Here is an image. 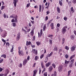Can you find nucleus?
Listing matches in <instances>:
<instances>
[{
	"label": "nucleus",
	"instance_id": "obj_50",
	"mask_svg": "<svg viewBox=\"0 0 76 76\" xmlns=\"http://www.w3.org/2000/svg\"><path fill=\"white\" fill-rule=\"evenodd\" d=\"M30 58V57L29 56H28L27 60H29Z\"/></svg>",
	"mask_w": 76,
	"mask_h": 76
},
{
	"label": "nucleus",
	"instance_id": "obj_29",
	"mask_svg": "<svg viewBox=\"0 0 76 76\" xmlns=\"http://www.w3.org/2000/svg\"><path fill=\"white\" fill-rule=\"evenodd\" d=\"M39 7V12H40L41 11V5H40Z\"/></svg>",
	"mask_w": 76,
	"mask_h": 76
},
{
	"label": "nucleus",
	"instance_id": "obj_26",
	"mask_svg": "<svg viewBox=\"0 0 76 76\" xmlns=\"http://www.w3.org/2000/svg\"><path fill=\"white\" fill-rule=\"evenodd\" d=\"M13 48H14V45H12V49L11 50V52H13Z\"/></svg>",
	"mask_w": 76,
	"mask_h": 76
},
{
	"label": "nucleus",
	"instance_id": "obj_31",
	"mask_svg": "<svg viewBox=\"0 0 76 76\" xmlns=\"http://www.w3.org/2000/svg\"><path fill=\"white\" fill-rule=\"evenodd\" d=\"M13 26L14 27H15L16 26V24L15 23H12Z\"/></svg>",
	"mask_w": 76,
	"mask_h": 76
},
{
	"label": "nucleus",
	"instance_id": "obj_44",
	"mask_svg": "<svg viewBox=\"0 0 76 76\" xmlns=\"http://www.w3.org/2000/svg\"><path fill=\"white\" fill-rule=\"evenodd\" d=\"M48 61V58H47L46 59H45V63H47V61Z\"/></svg>",
	"mask_w": 76,
	"mask_h": 76
},
{
	"label": "nucleus",
	"instance_id": "obj_7",
	"mask_svg": "<svg viewBox=\"0 0 76 76\" xmlns=\"http://www.w3.org/2000/svg\"><path fill=\"white\" fill-rule=\"evenodd\" d=\"M42 29H41L40 30V33H38V37H41L42 36Z\"/></svg>",
	"mask_w": 76,
	"mask_h": 76
},
{
	"label": "nucleus",
	"instance_id": "obj_48",
	"mask_svg": "<svg viewBox=\"0 0 76 76\" xmlns=\"http://www.w3.org/2000/svg\"><path fill=\"white\" fill-rule=\"evenodd\" d=\"M44 76H47V72H45L44 74Z\"/></svg>",
	"mask_w": 76,
	"mask_h": 76
},
{
	"label": "nucleus",
	"instance_id": "obj_17",
	"mask_svg": "<svg viewBox=\"0 0 76 76\" xmlns=\"http://www.w3.org/2000/svg\"><path fill=\"white\" fill-rule=\"evenodd\" d=\"M41 65L42 69H44V68H45L44 67H45V66H44V65L43 62H41Z\"/></svg>",
	"mask_w": 76,
	"mask_h": 76
},
{
	"label": "nucleus",
	"instance_id": "obj_64",
	"mask_svg": "<svg viewBox=\"0 0 76 76\" xmlns=\"http://www.w3.org/2000/svg\"><path fill=\"white\" fill-rule=\"evenodd\" d=\"M74 34L76 36V31L75 30L74 31Z\"/></svg>",
	"mask_w": 76,
	"mask_h": 76
},
{
	"label": "nucleus",
	"instance_id": "obj_10",
	"mask_svg": "<svg viewBox=\"0 0 76 76\" xmlns=\"http://www.w3.org/2000/svg\"><path fill=\"white\" fill-rule=\"evenodd\" d=\"M50 62H48V63H46L45 64V67H48L50 66Z\"/></svg>",
	"mask_w": 76,
	"mask_h": 76
},
{
	"label": "nucleus",
	"instance_id": "obj_20",
	"mask_svg": "<svg viewBox=\"0 0 76 76\" xmlns=\"http://www.w3.org/2000/svg\"><path fill=\"white\" fill-rule=\"evenodd\" d=\"M70 63V61H67L66 60H65V64H69Z\"/></svg>",
	"mask_w": 76,
	"mask_h": 76
},
{
	"label": "nucleus",
	"instance_id": "obj_43",
	"mask_svg": "<svg viewBox=\"0 0 76 76\" xmlns=\"http://www.w3.org/2000/svg\"><path fill=\"white\" fill-rule=\"evenodd\" d=\"M50 44V45L52 44V40L50 39L49 40Z\"/></svg>",
	"mask_w": 76,
	"mask_h": 76
},
{
	"label": "nucleus",
	"instance_id": "obj_46",
	"mask_svg": "<svg viewBox=\"0 0 76 76\" xmlns=\"http://www.w3.org/2000/svg\"><path fill=\"white\" fill-rule=\"evenodd\" d=\"M57 27H60V23H58L57 24Z\"/></svg>",
	"mask_w": 76,
	"mask_h": 76
},
{
	"label": "nucleus",
	"instance_id": "obj_36",
	"mask_svg": "<svg viewBox=\"0 0 76 76\" xmlns=\"http://www.w3.org/2000/svg\"><path fill=\"white\" fill-rule=\"evenodd\" d=\"M44 54H42L41 56H40V59H42V58L44 57Z\"/></svg>",
	"mask_w": 76,
	"mask_h": 76
},
{
	"label": "nucleus",
	"instance_id": "obj_63",
	"mask_svg": "<svg viewBox=\"0 0 76 76\" xmlns=\"http://www.w3.org/2000/svg\"><path fill=\"white\" fill-rule=\"evenodd\" d=\"M3 61V59H1L0 60V63H1V62H2Z\"/></svg>",
	"mask_w": 76,
	"mask_h": 76
},
{
	"label": "nucleus",
	"instance_id": "obj_41",
	"mask_svg": "<svg viewBox=\"0 0 76 76\" xmlns=\"http://www.w3.org/2000/svg\"><path fill=\"white\" fill-rule=\"evenodd\" d=\"M73 3L74 4H76V0H73L72 1Z\"/></svg>",
	"mask_w": 76,
	"mask_h": 76
},
{
	"label": "nucleus",
	"instance_id": "obj_9",
	"mask_svg": "<svg viewBox=\"0 0 76 76\" xmlns=\"http://www.w3.org/2000/svg\"><path fill=\"white\" fill-rule=\"evenodd\" d=\"M31 44L32 43L31 42L29 41L28 42V41H27L26 43V45L27 46H28V45H31Z\"/></svg>",
	"mask_w": 76,
	"mask_h": 76
},
{
	"label": "nucleus",
	"instance_id": "obj_12",
	"mask_svg": "<svg viewBox=\"0 0 76 76\" xmlns=\"http://www.w3.org/2000/svg\"><path fill=\"white\" fill-rule=\"evenodd\" d=\"M53 66H50L49 67V72H51L52 70H53Z\"/></svg>",
	"mask_w": 76,
	"mask_h": 76
},
{
	"label": "nucleus",
	"instance_id": "obj_8",
	"mask_svg": "<svg viewBox=\"0 0 76 76\" xmlns=\"http://www.w3.org/2000/svg\"><path fill=\"white\" fill-rule=\"evenodd\" d=\"M33 51V53H34V54H35L36 55L38 54V51L37 50H35V49H34Z\"/></svg>",
	"mask_w": 76,
	"mask_h": 76
},
{
	"label": "nucleus",
	"instance_id": "obj_57",
	"mask_svg": "<svg viewBox=\"0 0 76 76\" xmlns=\"http://www.w3.org/2000/svg\"><path fill=\"white\" fill-rule=\"evenodd\" d=\"M28 25H29V26H31L32 25H31V23H28Z\"/></svg>",
	"mask_w": 76,
	"mask_h": 76
},
{
	"label": "nucleus",
	"instance_id": "obj_60",
	"mask_svg": "<svg viewBox=\"0 0 76 76\" xmlns=\"http://www.w3.org/2000/svg\"><path fill=\"white\" fill-rule=\"evenodd\" d=\"M2 41H3L4 42H6V40H4V39H2Z\"/></svg>",
	"mask_w": 76,
	"mask_h": 76
},
{
	"label": "nucleus",
	"instance_id": "obj_42",
	"mask_svg": "<svg viewBox=\"0 0 76 76\" xmlns=\"http://www.w3.org/2000/svg\"><path fill=\"white\" fill-rule=\"evenodd\" d=\"M52 66H53V68H54V69L56 68V64H52Z\"/></svg>",
	"mask_w": 76,
	"mask_h": 76
},
{
	"label": "nucleus",
	"instance_id": "obj_5",
	"mask_svg": "<svg viewBox=\"0 0 76 76\" xmlns=\"http://www.w3.org/2000/svg\"><path fill=\"white\" fill-rule=\"evenodd\" d=\"M16 38V40L17 41L20 39V33H19L17 34Z\"/></svg>",
	"mask_w": 76,
	"mask_h": 76
},
{
	"label": "nucleus",
	"instance_id": "obj_16",
	"mask_svg": "<svg viewBox=\"0 0 76 76\" xmlns=\"http://www.w3.org/2000/svg\"><path fill=\"white\" fill-rule=\"evenodd\" d=\"M7 35V32L5 31V34H4L2 35V37H3V38H4Z\"/></svg>",
	"mask_w": 76,
	"mask_h": 76
},
{
	"label": "nucleus",
	"instance_id": "obj_1",
	"mask_svg": "<svg viewBox=\"0 0 76 76\" xmlns=\"http://www.w3.org/2000/svg\"><path fill=\"white\" fill-rule=\"evenodd\" d=\"M67 26H65L62 28V32L63 34H64L67 31Z\"/></svg>",
	"mask_w": 76,
	"mask_h": 76
},
{
	"label": "nucleus",
	"instance_id": "obj_38",
	"mask_svg": "<svg viewBox=\"0 0 76 76\" xmlns=\"http://www.w3.org/2000/svg\"><path fill=\"white\" fill-rule=\"evenodd\" d=\"M64 20H65V21H66L67 20V17L65 16L64 18Z\"/></svg>",
	"mask_w": 76,
	"mask_h": 76
},
{
	"label": "nucleus",
	"instance_id": "obj_47",
	"mask_svg": "<svg viewBox=\"0 0 76 76\" xmlns=\"http://www.w3.org/2000/svg\"><path fill=\"white\" fill-rule=\"evenodd\" d=\"M65 57L66 58H67L69 57V56H68V55H67V54H66L65 55Z\"/></svg>",
	"mask_w": 76,
	"mask_h": 76
},
{
	"label": "nucleus",
	"instance_id": "obj_14",
	"mask_svg": "<svg viewBox=\"0 0 76 76\" xmlns=\"http://www.w3.org/2000/svg\"><path fill=\"white\" fill-rule=\"evenodd\" d=\"M57 10L58 12V13H60V7H57Z\"/></svg>",
	"mask_w": 76,
	"mask_h": 76
},
{
	"label": "nucleus",
	"instance_id": "obj_19",
	"mask_svg": "<svg viewBox=\"0 0 76 76\" xmlns=\"http://www.w3.org/2000/svg\"><path fill=\"white\" fill-rule=\"evenodd\" d=\"M75 56H76V55L75 54H74L72 56H71L70 58H69L70 60H72V58H73L74 57H75Z\"/></svg>",
	"mask_w": 76,
	"mask_h": 76
},
{
	"label": "nucleus",
	"instance_id": "obj_34",
	"mask_svg": "<svg viewBox=\"0 0 76 76\" xmlns=\"http://www.w3.org/2000/svg\"><path fill=\"white\" fill-rule=\"evenodd\" d=\"M45 29H46V24H45L44 25V26H43V31H44V30H45Z\"/></svg>",
	"mask_w": 76,
	"mask_h": 76
},
{
	"label": "nucleus",
	"instance_id": "obj_2",
	"mask_svg": "<svg viewBox=\"0 0 76 76\" xmlns=\"http://www.w3.org/2000/svg\"><path fill=\"white\" fill-rule=\"evenodd\" d=\"M18 53L19 56H24V53H23V50L20 51V50L21 49V47H18Z\"/></svg>",
	"mask_w": 76,
	"mask_h": 76
},
{
	"label": "nucleus",
	"instance_id": "obj_22",
	"mask_svg": "<svg viewBox=\"0 0 76 76\" xmlns=\"http://www.w3.org/2000/svg\"><path fill=\"white\" fill-rule=\"evenodd\" d=\"M65 42V39L64 38H63L62 40V44H64V42Z\"/></svg>",
	"mask_w": 76,
	"mask_h": 76
},
{
	"label": "nucleus",
	"instance_id": "obj_32",
	"mask_svg": "<svg viewBox=\"0 0 76 76\" xmlns=\"http://www.w3.org/2000/svg\"><path fill=\"white\" fill-rule=\"evenodd\" d=\"M34 31H32L31 32H30V34H31V36H33V35H34Z\"/></svg>",
	"mask_w": 76,
	"mask_h": 76
},
{
	"label": "nucleus",
	"instance_id": "obj_27",
	"mask_svg": "<svg viewBox=\"0 0 76 76\" xmlns=\"http://www.w3.org/2000/svg\"><path fill=\"white\" fill-rule=\"evenodd\" d=\"M74 61H75V59H74L71 60L70 61V63L73 64V63H74Z\"/></svg>",
	"mask_w": 76,
	"mask_h": 76
},
{
	"label": "nucleus",
	"instance_id": "obj_54",
	"mask_svg": "<svg viewBox=\"0 0 76 76\" xmlns=\"http://www.w3.org/2000/svg\"><path fill=\"white\" fill-rule=\"evenodd\" d=\"M6 45H8V46H9V45H10V44H9V42H7V43H6Z\"/></svg>",
	"mask_w": 76,
	"mask_h": 76
},
{
	"label": "nucleus",
	"instance_id": "obj_55",
	"mask_svg": "<svg viewBox=\"0 0 76 76\" xmlns=\"http://www.w3.org/2000/svg\"><path fill=\"white\" fill-rule=\"evenodd\" d=\"M71 10L72 12H73V7H72L71 8Z\"/></svg>",
	"mask_w": 76,
	"mask_h": 76
},
{
	"label": "nucleus",
	"instance_id": "obj_61",
	"mask_svg": "<svg viewBox=\"0 0 76 76\" xmlns=\"http://www.w3.org/2000/svg\"><path fill=\"white\" fill-rule=\"evenodd\" d=\"M31 46L32 48H35V45H31Z\"/></svg>",
	"mask_w": 76,
	"mask_h": 76
},
{
	"label": "nucleus",
	"instance_id": "obj_6",
	"mask_svg": "<svg viewBox=\"0 0 76 76\" xmlns=\"http://www.w3.org/2000/svg\"><path fill=\"white\" fill-rule=\"evenodd\" d=\"M27 63H28V60H27V59H26L24 60L23 62V66H25Z\"/></svg>",
	"mask_w": 76,
	"mask_h": 76
},
{
	"label": "nucleus",
	"instance_id": "obj_28",
	"mask_svg": "<svg viewBox=\"0 0 76 76\" xmlns=\"http://www.w3.org/2000/svg\"><path fill=\"white\" fill-rule=\"evenodd\" d=\"M70 38L71 39H74V38H75V36H73V35H71L70 36Z\"/></svg>",
	"mask_w": 76,
	"mask_h": 76
},
{
	"label": "nucleus",
	"instance_id": "obj_58",
	"mask_svg": "<svg viewBox=\"0 0 76 76\" xmlns=\"http://www.w3.org/2000/svg\"><path fill=\"white\" fill-rule=\"evenodd\" d=\"M46 13H47V15H48V14H49V13H50V11H48L47 12H46Z\"/></svg>",
	"mask_w": 76,
	"mask_h": 76
},
{
	"label": "nucleus",
	"instance_id": "obj_45",
	"mask_svg": "<svg viewBox=\"0 0 76 76\" xmlns=\"http://www.w3.org/2000/svg\"><path fill=\"white\" fill-rule=\"evenodd\" d=\"M54 51H57V48L56 47H55L54 48Z\"/></svg>",
	"mask_w": 76,
	"mask_h": 76
},
{
	"label": "nucleus",
	"instance_id": "obj_62",
	"mask_svg": "<svg viewBox=\"0 0 76 76\" xmlns=\"http://www.w3.org/2000/svg\"><path fill=\"white\" fill-rule=\"evenodd\" d=\"M44 7H43V6H42V11L44 10Z\"/></svg>",
	"mask_w": 76,
	"mask_h": 76
},
{
	"label": "nucleus",
	"instance_id": "obj_52",
	"mask_svg": "<svg viewBox=\"0 0 76 76\" xmlns=\"http://www.w3.org/2000/svg\"><path fill=\"white\" fill-rule=\"evenodd\" d=\"M48 19V16H46V18H45V20H47Z\"/></svg>",
	"mask_w": 76,
	"mask_h": 76
},
{
	"label": "nucleus",
	"instance_id": "obj_33",
	"mask_svg": "<svg viewBox=\"0 0 76 76\" xmlns=\"http://www.w3.org/2000/svg\"><path fill=\"white\" fill-rule=\"evenodd\" d=\"M59 3L61 6H63V3H62V2L61 1H59Z\"/></svg>",
	"mask_w": 76,
	"mask_h": 76
},
{
	"label": "nucleus",
	"instance_id": "obj_4",
	"mask_svg": "<svg viewBox=\"0 0 76 76\" xmlns=\"http://www.w3.org/2000/svg\"><path fill=\"white\" fill-rule=\"evenodd\" d=\"M63 69V66L62 65H59L58 68V71L59 72H61Z\"/></svg>",
	"mask_w": 76,
	"mask_h": 76
},
{
	"label": "nucleus",
	"instance_id": "obj_30",
	"mask_svg": "<svg viewBox=\"0 0 76 76\" xmlns=\"http://www.w3.org/2000/svg\"><path fill=\"white\" fill-rule=\"evenodd\" d=\"M1 57H4V58H6V55L5 54H3L1 56Z\"/></svg>",
	"mask_w": 76,
	"mask_h": 76
},
{
	"label": "nucleus",
	"instance_id": "obj_25",
	"mask_svg": "<svg viewBox=\"0 0 76 76\" xmlns=\"http://www.w3.org/2000/svg\"><path fill=\"white\" fill-rule=\"evenodd\" d=\"M38 70L37 69H36L34 71V75H36L37 74V71Z\"/></svg>",
	"mask_w": 76,
	"mask_h": 76
},
{
	"label": "nucleus",
	"instance_id": "obj_23",
	"mask_svg": "<svg viewBox=\"0 0 76 76\" xmlns=\"http://www.w3.org/2000/svg\"><path fill=\"white\" fill-rule=\"evenodd\" d=\"M69 67L70 68H72L73 67V64L70 63L69 65Z\"/></svg>",
	"mask_w": 76,
	"mask_h": 76
},
{
	"label": "nucleus",
	"instance_id": "obj_3",
	"mask_svg": "<svg viewBox=\"0 0 76 76\" xmlns=\"http://www.w3.org/2000/svg\"><path fill=\"white\" fill-rule=\"evenodd\" d=\"M13 18L15 19V20L14 19H12V22H18V15H16L15 16L13 17Z\"/></svg>",
	"mask_w": 76,
	"mask_h": 76
},
{
	"label": "nucleus",
	"instance_id": "obj_51",
	"mask_svg": "<svg viewBox=\"0 0 76 76\" xmlns=\"http://www.w3.org/2000/svg\"><path fill=\"white\" fill-rule=\"evenodd\" d=\"M50 38L51 39H53V35L51 34L50 35Z\"/></svg>",
	"mask_w": 76,
	"mask_h": 76
},
{
	"label": "nucleus",
	"instance_id": "obj_53",
	"mask_svg": "<svg viewBox=\"0 0 76 76\" xmlns=\"http://www.w3.org/2000/svg\"><path fill=\"white\" fill-rule=\"evenodd\" d=\"M3 16L5 19L6 18V14L4 13L3 15Z\"/></svg>",
	"mask_w": 76,
	"mask_h": 76
},
{
	"label": "nucleus",
	"instance_id": "obj_35",
	"mask_svg": "<svg viewBox=\"0 0 76 76\" xmlns=\"http://www.w3.org/2000/svg\"><path fill=\"white\" fill-rule=\"evenodd\" d=\"M4 8H5V6H3L1 7V10H3V9H4Z\"/></svg>",
	"mask_w": 76,
	"mask_h": 76
},
{
	"label": "nucleus",
	"instance_id": "obj_13",
	"mask_svg": "<svg viewBox=\"0 0 76 76\" xmlns=\"http://www.w3.org/2000/svg\"><path fill=\"white\" fill-rule=\"evenodd\" d=\"M71 51L73 52V51L75 50V46H72L71 48Z\"/></svg>",
	"mask_w": 76,
	"mask_h": 76
},
{
	"label": "nucleus",
	"instance_id": "obj_49",
	"mask_svg": "<svg viewBox=\"0 0 76 76\" xmlns=\"http://www.w3.org/2000/svg\"><path fill=\"white\" fill-rule=\"evenodd\" d=\"M19 67H20L21 68L22 67V64L20 63V66H19Z\"/></svg>",
	"mask_w": 76,
	"mask_h": 76
},
{
	"label": "nucleus",
	"instance_id": "obj_24",
	"mask_svg": "<svg viewBox=\"0 0 76 76\" xmlns=\"http://www.w3.org/2000/svg\"><path fill=\"white\" fill-rule=\"evenodd\" d=\"M36 43L37 44V45H41V42H36Z\"/></svg>",
	"mask_w": 76,
	"mask_h": 76
},
{
	"label": "nucleus",
	"instance_id": "obj_21",
	"mask_svg": "<svg viewBox=\"0 0 76 76\" xmlns=\"http://www.w3.org/2000/svg\"><path fill=\"white\" fill-rule=\"evenodd\" d=\"M71 72H72V70H70L68 72V74L67 75L68 76H70V73H71Z\"/></svg>",
	"mask_w": 76,
	"mask_h": 76
},
{
	"label": "nucleus",
	"instance_id": "obj_11",
	"mask_svg": "<svg viewBox=\"0 0 76 76\" xmlns=\"http://www.w3.org/2000/svg\"><path fill=\"white\" fill-rule=\"evenodd\" d=\"M13 3L14 4L15 7H16L17 3V2H16V0H14Z\"/></svg>",
	"mask_w": 76,
	"mask_h": 76
},
{
	"label": "nucleus",
	"instance_id": "obj_39",
	"mask_svg": "<svg viewBox=\"0 0 76 76\" xmlns=\"http://www.w3.org/2000/svg\"><path fill=\"white\" fill-rule=\"evenodd\" d=\"M54 76H56L57 75V73L56 72V71H55L54 73Z\"/></svg>",
	"mask_w": 76,
	"mask_h": 76
},
{
	"label": "nucleus",
	"instance_id": "obj_56",
	"mask_svg": "<svg viewBox=\"0 0 76 76\" xmlns=\"http://www.w3.org/2000/svg\"><path fill=\"white\" fill-rule=\"evenodd\" d=\"M6 72L7 73V74H8L9 73V70L8 69H7Z\"/></svg>",
	"mask_w": 76,
	"mask_h": 76
},
{
	"label": "nucleus",
	"instance_id": "obj_18",
	"mask_svg": "<svg viewBox=\"0 0 76 76\" xmlns=\"http://www.w3.org/2000/svg\"><path fill=\"white\" fill-rule=\"evenodd\" d=\"M39 59V56H35V61H37Z\"/></svg>",
	"mask_w": 76,
	"mask_h": 76
},
{
	"label": "nucleus",
	"instance_id": "obj_59",
	"mask_svg": "<svg viewBox=\"0 0 76 76\" xmlns=\"http://www.w3.org/2000/svg\"><path fill=\"white\" fill-rule=\"evenodd\" d=\"M61 51H62V50H61V49H60L59 50V52H58V53H59V54H60V52H61Z\"/></svg>",
	"mask_w": 76,
	"mask_h": 76
},
{
	"label": "nucleus",
	"instance_id": "obj_15",
	"mask_svg": "<svg viewBox=\"0 0 76 76\" xmlns=\"http://www.w3.org/2000/svg\"><path fill=\"white\" fill-rule=\"evenodd\" d=\"M50 27H51V29H54V23H52L50 25Z\"/></svg>",
	"mask_w": 76,
	"mask_h": 76
},
{
	"label": "nucleus",
	"instance_id": "obj_40",
	"mask_svg": "<svg viewBox=\"0 0 76 76\" xmlns=\"http://www.w3.org/2000/svg\"><path fill=\"white\" fill-rule=\"evenodd\" d=\"M29 6H30V3H28L27 4L26 7H29Z\"/></svg>",
	"mask_w": 76,
	"mask_h": 76
},
{
	"label": "nucleus",
	"instance_id": "obj_37",
	"mask_svg": "<svg viewBox=\"0 0 76 76\" xmlns=\"http://www.w3.org/2000/svg\"><path fill=\"white\" fill-rule=\"evenodd\" d=\"M65 49H66L67 50H69V48L67 46H66L65 48Z\"/></svg>",
	"mask_w": 76,
	"mask_h": 76
}]
</instances>
